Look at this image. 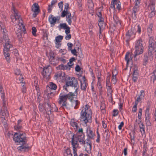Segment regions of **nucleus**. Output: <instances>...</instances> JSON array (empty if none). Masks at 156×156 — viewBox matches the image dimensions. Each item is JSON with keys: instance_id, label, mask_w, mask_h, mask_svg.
<instances>
[{"instance_id": "1", "label": "nucleus", "mask_w": 156, "mask_h": 156, "mask_svg": "<svg viewBox=\"0 0 156 156\" xmlns=\"http://www.w3.org/2000/svg\"><path fill=\"white\" fill-rule=\"evenodd\" d=\"M12 10L14 12V16H11L12 22L15 23L17 26L16 30V32L18 37L20 39L22 37V31L24 34L26 33L25 26L23 24V21L20 17V15L18 13L17 11L14 6L12 7Z\"/></svg>"}, {"instance_id": "2", "label": "nucleus", "mask_w": 156, "mask_h": 156, "mask_svg": "<svg viewBox=\"0 0 156 156\" xmlns=\"http://www.w3.org/2000/svg\"><path fill=\"white\" fill-rule=\"evenodd\" d=\"M13 140L17 145H20L17 147L18 150L25 151L28 148V147L26 145L27 141L26 134L23 131H19L15 133Z\"/></svg>"}, {"instance_id": "3", "label": "nucleus", "mask_w": 156, "mask_h": 156, "mask_svg": "<svg viewBox=\"0 0 156 156\" xmlns=\"http://www.w3.org/2000/svg\"><path fill=\"white\" fill-rule=\"evenodd\" d=\"M92 112L89 106L86 105L80 113V120L84 126H87V123L91 122Z\"/></svg>"}, {"instance_id": "4", "label": "nucleus", "mask_w": 156, "mask_h": 156, "mask_svg": "<svg viewBox=\"0 0 156 156\" xmlns=\"http://www.w3.org/2000/svg\"><path fill=\"white\" fill-rule=\"evenodd\" d=\"M66 136L68 139L69 138L71 139V142L73 148L74 156H77V149L79 148L78 141L80 142V140L81 139L82 135L74 134L72 133L67 135Z\"/></svg>"}, {"instance_id": "5", "label": "nucleus", "mask_w": 156, "mask_h": 156, "mask_svg": "<svg viewBox=\"0 0 156 156\" xmlns=\"http://www.w3.org/2000/svg\"><path fill=\"white\" fill-rule=\"evenodd\" d=\"M74 96V94L71 92L66 94H64L62 93L60 94L58 99V103L61 107L64 109H69V105L67 102V99H68L72 100Z\"/></svg>"}, {"instance_id": "6", "label": "nucleus", "mask_w": 156, "mask_h": 156, "mask_svg": "<svg viewBox=\"0 0 156 156\" xmlns=\"http://www.w3.org/2000/svg\"><path fill=\"white\" fill-rule=\"evenodd\" d=\"M134 48L135 51L133 55L134 59V60L136 61V56L143 53L144 51V47L143 45L142 40L141 38H139L135 41Z\"/></svg>"}, {"instance_id": "7", "label": "nucleus", "mask_w": 156, "mask_h": 156, "mask_svg": "<svg viewBox=\"0 0 156 156\" xmlns=\"http://www.w3.org/2000/svg\"><path fill=\"white\" fill-rule=\"evenodd\" d=\"M155 40V41L153 38L151 37H150L149 39L148 54L151 60L153 59L154 50L155 48H156V36Z\"/></svg>"}, {"instance_id": "8", "label": "nucleus", "mask_w": 156, "mask_h": 156, "mask_svg": "<svg viewBox=\"0 0 156 156\" xmlns=\"http://www.w3.org/2000/svg\"><path fill=\"white\" fill-rule=\"evenodd\" d=\"M64 6V9L61 13V16L62 17L66 16V21L68 22V24L70 25L72 22L71 20L72 17L70 12L68 10L69 5L68 4L66 3Z\"/></svg>"}, {"instance_id": "9", "label": "nucleus", "mask_w": 156, "mask_h": 156, "mask_svg": "<svg viewBox=\"0 0 156 156\" xmlns=\"http://www.w3.org/2000/svg\"><path fill=\"white\" fill-rule=\"evenodd\" d=\"M81 138L80 140V144H83L85 147V150L87 151L88 153H90V151L91 149V141L89 139H87L85 140L84 135H82Z\"/></svg>"}, {"instance_id": "10", "label": "nucleus", "mask_w": 156, "mask_h": 156, "mask_svg": "<svg viewBox=\"0 0 156 156\" xmlns=\"http://www.w3.org/2000/svg\"><path fill=\"white\" fill-rule=\"evenodd\" d=\"M66 85L67 87H76L78 85V83L77 79L73 77H68L66 80Z\"/></svg>"}, {"instance_id": "11", "label": "nucleus", "mask_w": 156, "mask_h": 156, "mask_svg": "<svg viewBox=\"0 0 156 156\" xmlns=\"http://www.w3.org/2000/svg\"><path fill=\"white\" fill-rule=\"evenodd\" d=\"M80 83V88L81 90L85 91L88 86L87 80L85 76H80L79 78Z\"/></svg>"}, {"instance_id": "12", "label": "nucleus", "mask_w": 156, "mask_h": 156, "mask_svg": "<svg viewBox=\"0 0 156 156\" xmlns=\"http://www.w3.org/2000/svg\"><path fill=\"white\" fill-rule=\"evenodd\" d=\"M55 78L59 82H63L66 79L65 74L64 73L58 72L54 76Z\"/></svg>"}, {"instance_id": "13", "label": "nucleus", "mask_w": 156, "mask_h": 156, "mask_svg": "<svg viewBox=\"0 0 156 156\" xmlns=\"http://www.w3.org/2000/svg\"><path fill=\"white\" fill-rule=\"evenodd\" d=\"M86 133V136L87 137V139H89L90 140L94 139L95 133L89 126L87 127Z\"/></svg>"}, {"instance_id": "14", "label": "nucleus", "mask_w": 156, "mask_h": 156, "mask_svg": "<svg viewBox=\"0 0 156 156\" xmlns=\"http://www.w3.org/2000/svg\"><path fill=\"white\" fill-rule=\"evenodd\" d=\"M9 39V38L7 34H3V35L2 37L0 38V41L3 42L5 41V45H4V48L5 46H9L10 48H12V45L10 43Z\"/></svg>"}, {"instance_id": "15", "label": "nucleus", "mask_w": 156, "mask_h": 156, "mask_svg": "<svg viewBox=\"0 0 156 156\" xmlns=\"http://www.w3.org/2000/svg\"><path fill=\"white\" fill-rule=\"evenodd\" d=\"M12 48H10L9 46H7L6 45L5 46V48H4L3 52L4 56L6 61L8 62H9L10 61V54L9 51L10 50V49Z\"/></svg>"}, {"instance_id": "16", "label": "nucleus", "mask_w": 156, "mask_h": 156, "mask_svg": "<svg viewBox=\"0 0 156 156\" xmlns=\"http://www.w3.org/2000/svg\"><path fill=\"white\" fill-rule=\"evenodd\" d=\"M132 70L133 71L132 79L134 82L137 81L138 77V67L136 65H134L133 67Z\"/></svg>"}, {"instance_id": "17", "label": "nucleus", "mask_w": 156, "mask_h": 156, "mask_svg": "<svg viewBox=\"0 0 156 156\" xmlns=\"http://www.w3.org/2000/svg\"><path fill=\"white\" fill-rule=\"evenodd\" d=\"M49 66H48L44 68L42 74L44 78L47 79L48 78L50 75L51 71L50 70Z\"/></svg>"}, {"instance_id": "18", "label": "nucleus", "mask_w": 156, "mask_h": 156, "mask_svg": "<svg viewBox=\"0 0 156 156\" xmlns=\"http://www.w3.org/2000/svg\"><path fill=\"white\" fill-rule=\"evenodd\" d=\"M0 113L2 116L5 117H7L9 115V112L6 107L5 101H4V104L3 103V106L2 109Z\"/></svg>"}, {"instance_id": "19", "label": "nucleus", "mask_w": 156, "mask_h": 156, "mask_svg": "<svg viewBox=\"0 0 156 156\" xmlns=\"http://www.w3.org/2000/svg\"><path fill=\"white\" fill-rule=\"evenodd\" d=\"M145 120L147 126H150L151 125V123L149 120V109L148 108H147L145 112Z\"/></svg>"}, {"instance_id": "20", "label": "nucleus", "mask_w": 156, "mask_h": 156, "mask_svg": "<svg viewBox=\"0 0 156 156\" xmlns=\"http://www.w3.org/2000/svg\"><path fill=\"white\" fill-rule=\"evenodd\" d=\"M77 122H79L78 121L74 119H71L70 121V124L71 126H72L75 130V129H77V127L79 126H78V123Z\"/></svg>"}, {"instance_id": "21", "label": "nucleus", "mask_w": 156, "mask_h": 156, "mask_svg": "<svg viewBox=\"0 0 156 156\" xmlns=\"http://www.w3.org/2000/svg\"><path fill=\"white\" fill-rule=\"evenodd\" d=\"M60 26L61 28L65 29V33L66 34H69L70 32V28L66 23H60Z\"/></svg>"}, {"instance_id": "22", "label": "nucleus", "mask_w": 156, "mask_h": 156, "mask_svg": "<svg viewBox=\"0 0 156 156\" xmlns=\"http://www.w3.org/2000/svg\"><path fill=\"white\" fill-rule=\"evenodd\" d=\"M70 100L71 101V104L72 107L75 109H76L78 108L80 102L78 100Z\"/></svg>"}, {"instance_id": "23", "label": "nucleus", "mask_w": 156, "mask_h": 156, "mask_svg": "<svg viewBox=\"0 0 156 156\" xmlns=\"http://www.w3.org/2000/svg\"><path fill=\"white\" fill-rule=\"evenodd\" d=\"M48 20L51 26H54L56 23V17L51 14L48 18Z\"/></svg>"}, {"instance_id": "24", "label": "nucleus", "mask_w": 156, "mask_h": 156, "mask_svg": "<svg viewBox=\"0 0 156 156\" xmlns=\"http://www.w3.org/2000/svg\"><path fill=\"white\" fill-rule=\"evenodd\" d=\"M132 55L129 52H127L125 55V59L126 62V65L128 66L129 65V63L130 62L132 59L131 57Z\"/></svg>"}, {"instance_id": "25", "label": "nucleus", "mask_w": 156, "mask_h": 156, "mask_svg": "<svg viewBox=\"0 0 156 156\" xmlns=\"http://www.w3.org/2000/svg\"><path fill=\"white\" fill-rule=\"evenodd\" d=\"M134 30V29L133 28H131L130 30H128L126 34L133 39L135 37V33Z\"/></svg>"}, {"instance_id": "26", "label": "nucleus", "mask_w": 156, "mask_h": 156, "mask_svg": "<svg viewBox=\"0 0 156 156\" xmlns=\"http://www.w3.org/2000/svg\"><path fill=\"white\" fill-rule=\"evenodd\" d=\"M140 93V95L137 97L136 100L135 101L136 103L138 104L139 102L141 101L144 98L145 93L144 90H141Z\"/></svg>"}, {"instance_id": "27", "label": "nucleus", "mask_w": 156, "mask_h": 156, "mask_svg": "<svg viewBox=\"0 0 156 156\" xmlns=\"http://www.w3.org/2000/svg\"><path fill=\"white\" fill-rule=\"evenodd\" d=\"M57 68L61 70H69V66L68 65H64L63 64H61V65H59L57 67Z\"/></svg>"}, {"instance_id": "28", "label": "nucleus", "mask_w": 156, "mask_h": 156, "mask_svg": "<svg viewBox=\"0 0 156 156\" xmlns=\"http://www.w3.org/2000/svg\"><path fill=\"white\" fill-rule=\"evenodd\" d=\"M0 92L1 93V97L2 99V101H3V103H4L5 101V95L4 90L3 89V88L2 87V86L1 84H0Z\"/></svg>"}, {"instance_id": "29", "label": "nucleus", "mask_w": 156, "mask_h": 156, "mask_svg": "<svg viewBox=\"0 0 156 156\" xmlns=\"http://www.w3.org/2000/svg\"><path fill=\"white\" fill-rule=\"evenodd\" d=\"M32 10L33 11L39 12V5L37 3H35L34 4L32 7Z\"/></svg>"}, {"instance_id": "30", "label": "nucleus", "mask_w": 156, "mask_h": 156, "mask_svg": "<svg viewBox=\"0 0 156 156\" xmlns=\"http://www.w3.org/2000/svg\"><path fill=\"white\" fill-rule=\"evenodd\" d=\"M119 0H117V1L116 2H115V9H114L113 8V9L115 10L116 9L118 10V11H120V10L121 9V3L120 1H118Z\"/></svg>"}, {"instance_id": "31", "label": "nucleus", "mask_w": 156, "mask_h": 156, "mask_svg": "<svg viewBox=\"0 0 156 156\" xmlns=\"http://www.w3.org/2000/svg\"><path fill=\"white\" fill-rule=\"evenodd\" d=\"M151 80L154 83L156 80V70H154L153 72L151 74Z\"/></svg>"}, {"instance_id": "32", "label": "nucleus", "mask_w": 156, "mask_h": 156, "mask_svg": "<svg viewBox=\"0 0 156 156\" xmlns=\"http://www.w3.org/2000/svg\"><path fill=\"white\" fill-rule=\"evenodd\" d=\"M133 38L129 36L128 34H126L125 36L124 37V40L125 41L127 44L129 45V41Z\"/></svg>"}, {"instance_id": "33", "label": "nucleus", "mask_w": 156, "mask_h": 156, "mask_svg": "<svg viewBox=\"0 0 156 156\" xmlns=\"http://www.w3.org/2000/svg\"><path fill=\"white\" fill-rule=\"evenodd\" d=\"M77 133L80 134H83V129L82 127H80L79 126L77 127V129H75L74 130Z\"/></svg>"}, {"instance_id": "34", "label": "nucleus", "mask_w": 156, "mask_h": 156, "mask_svg": "<svg viewBox=\"0 0 156 156\" xmlns=\"http://www.w3.org/2000/svg\"><path fill=\"white\" fill-rule=\"evenodd\" d=\"M63 38V36L61 35H58L56 36L55 38V42L57 43L61 42Z\"/></svg>"}, {"instance_id": "35", "label": "nucleus", "mask_w": 156, "mask_h": 156, "mask_svg": "<svg viewBox=\"0 0 156 156\" xmlns=\"http://www.w3.org/2000/svg\"><path fill=\"white\" fill-rule=\"evenodd\" d=\"M139 127L140 128V131L141 133H144L145 132V126L143 123H141L139 125Z\"/></svg>"}, {"instance_id": "36", "label": "nucleus", "mask_w": 156, "mask_h": 156, "mask_svg": "<svg viewBox=\"0 0 156 156\" xmlns=\"http://www.w3.org/2000/svg\"><path fill=\"white\" fill-rule=\"evenodd\" d=\"M106 87L107 90V95L112 94L113 90L110 85L106 86Z\"/></svg>"}, {"instance_id": "37", "label": "nucleus", "mask_w": 156, "mask_h": 156, "mask_svg": "<svg viewBox=\"0 0 156 156\" xmlns=\"http://www.w3.org/2000/svg\"><path fill=\"white\" fill-rule=\"evenodd\" d=\"M49 87L51 89L55 90L57 87L56 85L52 82L49 83Z\"/></svg>"}, {"instance_id": "38", "label": "nucleus", "mask_w": 156, "mask_h": 156, "mask_svg": "<svg viewBox=\"0 0 156 156\" xmlns=\"http://www.w3.org/2000/svg\"><path fill=\"white\" fill-rule=\"evenodd\" d=\"M1 123L5 126H7L6 120L5 117H2L0 118Z\"/></svg>"}, {"instance_id": "39", "label": "nucleus", "mask_w": 156, "mask_h": 156, "mask_svg": "<svg viewBox=\"0 0 156 156\" xmlns=\"http://www.w3.org/2000/svg\"><path fill=\"white\" fill-rule=\"evenodd\" d=\"M98 25L99 27L100 33L101 34V30H103L104 28V26L105 25L104 22H99Z\"/></svg>"}, {"instance_id": "40", "label": "nucleus", "mask_w": 156, "mask_h": 156, "mask_svg": "<svg viewBox=\"0 0 156 156\" xmlns=\"http://www.w3.org/2000/svg\"><path fill=\"white\" fill-rule=\"evenodd\" d=\"M64 156H68V155L72 156V154L71 153L70 149H66L64 153Z\"/></svg>"}, {"instance_id": "41", "label": "nucleus", "mask_w": 156, "mask_h": 156, "mask_svg": "<svg viewBox=\"0 0 156 156\" xmlns=\"http://www.w3.org/2000/svg\"><path fill=\"white\" fill-rule=\"evenodd\" d=\"M153 27V25L152 24H151L149 27L147 28V31L148 33V35H151L152 32V28Z\"/></svg>"}, {"instance_id": "42", "label": "nucleus", "mask_w": 156, "mask_h": 156, "mask_svg": "<svg viewBox=\"0 0 156 156\" xmlns=\"http://www.w3.org/2000/svg\"><path fill=\"white\" fill-rule=\"evenodd\" d=\"M148 62V57L147 55H144V56L143 65L146 66Z\"/></svg>"}, {"instance_id": "43", "label": "nucleus", "mask_w": 156, "mask_h": 156, "mask_svg": "<svg viewBox=\"0 0 156 156\" xmlns=\"http://www.w3.org/2000/svg\"><path fill=\"white\" fill-rule=\"evenodd\" d=\"M58 108L56 107L55 105L54 104L52 105V108L50 110V111L51 112H57Z\"/></svg>"}, {"instance_id": "44", "label": "nucleus", "mask_w": 156, "mask_h": 156, "mask_svg": "<svg viewBox=\"0 0 156 156\" xmlns=\"http://www.w3.org/2000/svg\"><path fill=\"white\" fill-rule=\"evenodd\" d=\"M22 125H16L14 126V129L16 130H20L22 129Z\"/></svg>"}, {"instance_id": "45", "label": "nucleus", "mask_w": 156, "mask_h": 156, "mask_svg": "<svg viewBox=\"0 0 156 156\" xmlns=\"http://www.w3.org/2000/svg\"><path fill=\"white\" fill-rule=\"evenodd\" d=\"M105 104L104 103H101L100 106V109L102 111L103 113L105 112Z\"/></svg>"}, {"instance_id": "46", "label": "nucleus", "mask_w": 156, "mask_h": 156, "mask_svg": "<svg viewBox=\"0 0 156 156\" xmlns=\"http://www.w3.org/2000/svg\"><path fill=\"white\" fill-rule=\"evenodd\" d=\"M113 19L116 24H120L119 20L116 15H114Z\"/></svg>"}, {"instance_id": "47", "label": "nucleus", "mask_w": 156, "mask_h": 156, "mask_svg": "<svg viewBox=\"0 0 156 156\" xmlns=\"http://www.w3.org/2000/svg\"><path fill=\"white\" fill-rule=\"evenodd\" d=\"M139 5H135V6L133 8V12H136L139 10Z\"/></svg>"}, {"instance_id": "48", "label": "nucleus", "mask_w": 156, "mask_h": 156, "mask_svg": "<svg viewBox=\"0 0 156 156\" xmlns=\"http://www.w3.org/2000/svg\"><path fill=\"white\" fill-rule=\"evenodd\" d=\"M38 108L40 111L41 112H43L44 110V107L41 103H39Z\"/></svg>"}, {"instance_id": "49", "label": "nucleus", "mask_w": 156, "mask_h": 156, "mask_svg": "<svg viewBox=\"0 0 156 156\" xmlns=\"http://www.w3.org/2000/svg\"><path fill=\"white\" fill-rule=\"evenodd\" d=\"M149 8H150L151 11H155V6L154 4H150L149 6Z\"/></svg>"}, {"instance_id": "50", "label": "nucleus", "mask_w": 156, "mask_h": 156, "mask_svg": "<svg viewBox=\"0 0 156 156\" xmlns=\"http://www.w3.org/2000/svg\"><path fill=\"white\" fill-rule=\"evenodd\" d=\"M111 81L113 84H115L116 83L117 80L116 78V76L112 75Z\"/></svg>"}, {"instance_id": "51", "label": "nucleus", "mask_w": 156, "mask_h": 156, "mask_svg": "<svg viewBox=\"0 0 156 156\" xmlns=\"http://www.w3.org/2000/svg\"><path fill=\"white\" fill-rule=\"evenodd\" d=\"M37 31V30L36 27H33L32 28V34L34 36H35L36 35V33Z\"/></svg>"}, {"instance_id": "52", "label": "nucleus", "mask_w": 156, "mask_h": 156, "mask_svg": "<svg viewBox=\"0 0 156 156\" xmlns=\"http://www.w3.org/2000/svg\"><path fill=\"white\" fill-rule=\"evenodd\" d=\"M110 80V76L108 75L106 79V86L110 85L109 83Z\"/></svg>"}, {"instance_id": "53", "label": "nucleus", "mask_w": 156, "mask_h": 156, "mask_svg": "<svg viewBox=\"0 0 156 156\" xmlns=\"http://www.w3.org/2000/svg\"><path fill=\"white\" fill-rule=\"evenodd\" d=\"M138 103H136L135 105L133 106V108H132V111L133 112H136L137 111V105Z\"/></svg>"}, {"instance_id": "54", "label": "nucleus", "mask_w": 156, "mask_h": 156, "mask_svg": "<svg viewBox=\"0 0 156 156\" xmlns=\"http://www.w3.org/2000/svg\"><path fill=\"white\" fill-rule=\"evenodd\" d=\"M142 109L141 108L139 109V113L138 114V117L139 119H140L141 118Z\"/></svg>"}, {"instance_id": "55", "label": "nucleus", "mask_w": 156, "mask_h": 156, "mask_svg": "<svg viewBox=\"0 0 156 156\" xmlns=\"http://www.w3.org/2000/svg\"><path fill=\"white\" fill-rule=\"evenodd\" d=\"M155 14V11H151V13L149 14V17L150 18H151L154 17Z\"/></svg>"}, {"instance_id": "56", "label": "nucleus", "mask_w": 156, "mask_h": 156, "mask_svg": "<svg viewBox=\"0 0 156 156\" xmlns=\"http://www.w3.org/2000/svg\"><path fill=\"white\" fill-rule=\"evenodd\" d=\"M59 8L61 9V10L63 9V2L62 1H61L58 4Z\"/></svg>"}, {"instance_id": "57", "label": "nucleus", "mask_w": 156, "mask_h": 156, "mask_svg": "<svg viewBox=\"0 0 156 156\" xmlns=\"http://www.w3.org/2000/svg\"><path fill=\"white\" fill-rule=\"evenodd\" d=\"M130 138L131 140V142L132 143H134L135 141H134V136L133 134L132 135L131 134H130Z\"/></svg>"}, {"instance_id": "58", "label": "nucleus", "mask_w": 156, "mask_h": 156, "mask_svg": "<svg viewBox=\"0 0 156 156\" xmlns=\"http://www.w3.org/2000/svg\"><path fill=\"white\" fill-rule=\"evenodd\" d=\"M101 82H98L97 86L100 91H102V86L101 85Z\"/></svg>"}, {"instance_id": "59", "label": "nucleus", "mask_w": 156, "mask_h": 156, "mask_svg": "<svg viewBox=\"0 0 156 156\" xmlns=\"http://www.w3.org/2000/svg\"><path fill=\"white\" fill-rule=\"evenodd\" d=\"M58 59L59 61H61L63 63H65L66 62V60L62 57H59L58 58Z\"/></svg>"}, {"instance_id": "60", "label": "nucleus", "mask_w": 156, "mask_h": 156, "mask_svg": "<svg viewBox=\"0 0 156 156\" xmlns=\"http://www.w3.org/2000/svg\"><path fill=\"white\" fill-rule=\"evenodd\" d=\"M71 38V34H66L65 39L66 40H69Z\"/></svg>"}, {"instance_id": "61", "label": "nucleus", "mask_w": 156, "mask_h": 156, "mask_svg": "<svg viewBox=\"0 0 156 156\" xmlns=\"http://www.w3.org/2000/svg\"><path fill=\"white\" fill-rule=\"evenodd\" d=\"M113 116H116L118 114V110L117 109H115L113 110Z\"/></svg>"}, {"instance_id": "62", "label": "nucleus", "mask_w": 156, "mask_h": 156, "mask_svg": "<svg viewBox=\"0 0 156 156\" xmlns=\"http://www.w3.org/2000/svg\"><path fill=\"white\" fill-rule=\"evenodd\" d=\"M97 139L96 140V141L98 143H99L100 142V134H99V132H98V131H97Z\"/></svg>"}, {"instance_id": "63", "label": "nucleus", "mask_w": 156, "mask_h": 156, "mask_svg": "<svg viewBox=\"0 0 156 156\" xmlns=\"http://www.w3.org/2000/svg\"><path fill=\"white\" fill-rule=\"evenodd\" d=\"M67 46L68 47V50L70 51L72 49V48L73 46V44L69 42L67 44Z\"/></svg>"}, {"instance_id": "64", "label": "nucleus", "mask_w": 156, "mask_h": 156, "mask_svg": "<svg viewBox=\"0 0 156 156\" xmlns=\"http://www.w3.org/2000/svg\"><path fill=\"white\" fill-rule=\"evenodd\" d=\"M70 51H71V52L74 55L77 56V52L75 49H74L73 50L71 49Z\"/></svg>"}]
</instances>
